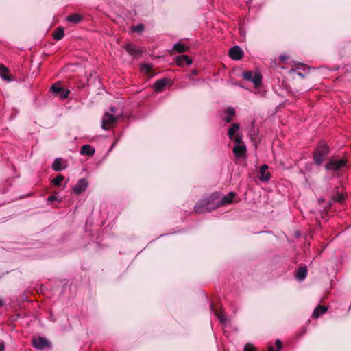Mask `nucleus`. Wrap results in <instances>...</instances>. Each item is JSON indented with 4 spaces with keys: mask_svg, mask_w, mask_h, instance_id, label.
I'll use <instances>...</instances> for the list:
<instances>
[{
    "mask_svg": "<svg viewBox=\"0 0 351 351\" xmlns=\"http://www.w3.org/2000/svg\"><path fill=\"white\" fill-rule=\"evenodd\" d=\"M219 206H220L219 193H213L199 199L194 206V210L195 213H204L215 210Z\"/></svg>",
    "mask_w": 351,
    "mask_h": 351,
    "instance_id": "f257e3e1",
    "label": "nucleus"
},
{
    "mask_svg": "<svg viewBox=\"0 0 351 351\" xmlns=\"http://www.w3.org/2000/svg\"><path fill=\"white\" fill-rule=\"evenodd\" d=\"M330 152L328 145L324 141H320L314 150L313 159L315 164L320 166Z\"/></svg>",
    "mask_w": 351,
    "mask_h": 351,
    "instance_id": "f03ea898",
    "label": "nucleus"
},
{
    "mask_svg": "<svg viewBox=\"0 0 351 351\" xmlns=\"http://www.w3.org/2000/svg\"><path fill=\"white\" fill-rule=\"evenodd\" d=\"M242 76L245 80L254 83L255 86H258L262 82V75L258 72L246 71L243 73Z\"/></svg>",
    "mask_w": 351,
    "mask_h": 351,
    "instance_id": "7ed1b4c3",
    "label": "nucleus"
},
{
    "mask_svg": "<svg viewBox=\"0 0 351 351\" xmlns=\"http://www.w3.org/2000/svg\"><path fill=\"white\" fill-rule=\"evenodd\" d=\"M51 91L60 99H64L68 97L70 90L69 89H64L60 84H53L50 88Z\"/></svg>",
    "mask_w": 351,
    "mask_h": 351,
    "instance_id": "20e7f679",
    "label": "nucleus"
},
{
    "mask_svg": "<svg viewBox=\"0 0 351 351\" xmlns=\"http://www.w3.org/2000/svg\"><path fill=\"white\" fill-rule=\"evenodd\" d=\"M119 116L110 114V112H106L103 117L101 121V128L104 130H108L107 125H112L117 122Z\"/></svg>",
    "mask_w": 351,
    "mask_h": 351,
    "instance_id": "39448f33",
    "label": "nucleus"
},
{
    "mask_svg": "<svg viewBox=\"0 0 351 351\" xmlns=\"http://www.w3.org/2000/svg\"><path fill=\"white\" fill-rule=\"evenodd\" d=\"M88 185V182L86 178H80L77 183L72 187V190L75 195H80L87 189Z\"/></svg>",
    "mask_w": 351,
    "mask_h": 351,
    "instance_id": "423d86ee",
    "label": "nucleus"
},
{
    "mask_svg": "<svg viewBox=\"0 0 351 351\" xmlns=\"http://www.w3.org/2000/svg\"><path fill=\"white\" fill-rule=\"evenodd\" d=\"M32 346L35 349L42 350L49 347L50 343L45 337H39L32 339Z\"/></svg>",
    "mask_w": 351,
    "mask_h": 351,
    "instance_id": "0eeeda50",
    "label": "nucleus"
},
{
    "mask_svg": "<svg viewBox=\"0 0 351 351\" xmlns=\"http://www.w3.org/2000/svg\"><path fill=\"white\" fill-rule=\"evenodd\" d=\"M346 160L344 159L339 160H333L329 161L326 165V168L328 171H337L342 167L346 165Z\"/></svg>",
    "mask_w": 351,
    "mask_h": 351,
    "instance_id": "6e6552de",
    "label": "nucleus"
},
{
    "mask_svg": "<svg viewBox=\"0 0 351 351\" xmlns=\"http://www.w3.org/2000/svg\"><path fill=\"white\" fill-rule=\"evenodd\" d=\"M229 56L234 60H239L243 57V51L239 45H234L230 49Z\"/></svg>",
    "mask_w": 351,
    "mask_h": 351,
    "instance_id": "1a4fd4ad",
    "label": "nucleus"
},
{
    "mask_svg": "<svg viewBox=\"0 0 351 351\" xmlns=\"http://www.w3.org/2000/svg\"><path fill=\"white\" fill-rule=\"evenodd\" d=\"M241 141L240 138H237V142L238 143L233 148V152L236 157L241 158L245 156L246 152V147L244 145H240L239 143Z\"/></svg>",
    "mask_w": 351,
    "mask_h": 351,
    "instance_id": "9d476101",
    "label": "nucleus"
},
{
    "mask_svg": "<svg viewBox=\"0 0 351 351\" xmlns=\"http://www.w3.org/2000/svg\"><path fill=\"white\" fill-rule=\"evenodd\" d=\"M210 311L213 312L215 315L217 317V318L219 319V321L223 325L226 326L228 322L229 319L228 317H226L223 312L218 311L217 310H215L213 306V304H210Z\"/></svg>",
    "mask_w": 351,
    "mask_h": 351,
    "instance_id": "9b49d317",
    "label": "nucleus"
},
{
    "mask_svg": "<svg viewBox=\"0 0 351 351\" xmlns=\"http://www.w3.org/2000/svg\"><path fill=\"white\" fill-rule=\"evenodd\" d=\"M328 309V307H327V306L317 305L315 308V309L312 313L311 317L313 319H318L322 315L326 313L327 312Z\"/></svg>",
    "mask_w": 351,
    "mask_h": 351,
    "instance_id": "f8f14e48",
    "label": "nucleus"
},
{
    "mask_svg": "<svg viewBox=\"0 0 351 351\" xmlns=\"http://www.w3.org/2000/svg\"><path fill=\"white\" fill-rule=\"evenodd\" d=\"M308 269L306 266L299 267L296 271L295 278L297 280L302 282L307 276Z\"/></svg>",
    "mask_w": 351,
    "mask_h": 351,
    "instance_id": "ddd939ff",
    "label": "nucleus"
},
{
    "mask_svg": "<svg viewBox=\"0 0 351 351\" xmlns=\"http://www.w3.org/2000/svg\"><path fill=\"white\" fill-rule=\"evenodd\" d=\"M235 195L236 193L234 192H230L228 194L223 195V197H221V193H219L220 206L231 204Z\"/></svg>",
    "mask_w": 351,
    "mask_h": 351,
    "instance_id": "4468645a",
    "label": "nucleus"
},
{
    "mask_svg": "<svg viewBox=\"0 0 351 351\" xmlns=\"http://www.w3.org/2000/svg\"><path fill=\"white\" fill-rule=\"evenodd\" d=\"M167 84V80L166 78H161L156 80L154 84V88L155 92L160 93L162 92L165 87Z\"/></svg>",
    "mask_w": 351,
    "mask_h": 351,
    "instance_id": "2eb2a0df",
    "label": "nucleus"
},
{
    "mask_svg": "<svg viewBox=\"0 0 351 351\" xmlns=\"http://www.w3.org/2000/svg\"><path fill=\"white\" fill-rule=\"evenodd\" d=\"M66 167V165H63V160L61 158H56L51 165V168L55 171H61Z\"/></svg>",
    "mask_w": 351,
    "mask_h": 351,
    "instance_id": "dca6fc26",
    "label": "nucleus"
},
{
    "mask_svg": "<svg viewBox=\"0 0 351 351\" xmlns=\"http://www.w3.org/2000/svg\"><path fill=\"white\" fill-rule=\"evenodd\" d=\"M268 169V165L265 164V165H263L261 168H260V171H259V173H260V176H259V179L261 180V181H263V182H267L269 180L270 178V175L269 173H266V170Z\"/></svg>",
    "mask_w": 351,
    "mask_h": 351,
    "instance_id": "f3484780",
    "label": "nucleus"
},
{
    "mask_svg": "<svg viewBox=\"0 0 351 351\" xmlns=\"http://www.w3.org/2000/svg\"><path fill=\"white\" fill-rule=\"evenodd\" d=\"M177 63L178 65H190L192 64V60L186 55H180L177 57Z\"/></svg>",
    "mask_w": 351,
    "mask_h": 351,
    "instance_id": "a211bd4d",
    "label": "nucleus"
},
{
    "mask_svg": "<svg viewBox=\"0 0 351 351\" xmlns=\"http://www.w3.org/2000/svg\"><path fill=\"white\" fill-rule=\"evenodd\" d=\"M225 113L226 116L223 118V121L226 123H230L232 121V117L236 114V111L234 108L229 106L225 110Z\"/></svg>",
    "mask_w": 351,
    "mask_h": 351,
    "instance_id": "6ab92c4d",
    "label": "nucleus"
},
{
    "mask_svg": "<svg viewBox=\"0 0 351 351\" xmlns=\"http://www.w3.org/2000/svg\"><path fill=\"white\" fill-rule=\"evenodd\" d=\"M8 68L3 64H0V77L3 80H4L8 82H10L12 81V79L8 74Z\"/></svg>",
    "mask_w": 351,
    "mask_h": 351,
    "instance_id": "aec40b11",
    "label": "nucleus"
},
{
    "mask_svg": "<svg viewBox=\"0 0 351 351\" xmlns=\"http://www.w3.org/2000/svg\"><path fill=\"white\" fill-rule=\"evenodd\" d=\"M80 154L86 156H93L95 154V149L90 145H84L80 149Z\"/></svg>",
    "mask_w": 351,
    "mask_h": 351,
    "instance_id": "412c9836",
    "label": "nucleus"
},
{
    "mask_svg": "<svg viewBox=\"0 0 351 351\" xmlns=\"http://www.w3.org/2000/svg\"><path fill=\"white\" fill-rule=\"evenodd\" d=\"M82 20V16L79 14H73L66 16V21L74 24L80 23Z\"/></svg>",
    "mask_w": 351,
    "mask_h": 351,
    "instance_id": "4be33fe9",
    "label": "nucleus"
},
{
    "mask_svg": "<svg viewBox=\"0 0 351 351\" xmlns=\"http://www.w3.org/2000/svg\"><path fill=\"white\" fill-rule=\"evenodd\" d=\"M125 50L129 54L132 56H136L141 53L140 51L134 45L131 44L126 45Z\"/></svg>",
    "mask_w": 351,
    "mask_h": 351,
    "instance_id": "5701e85b",
    "label": "nucleus"
},
{
    "mask_svg": "<svg viewBox=\"0 0 351 351\" xmlns=\"http://www.w3.org/2000/svg\"><path fill=\"white\" fill-rule=\"evenodd\" d=\"M64 36V28L59 27L56 29L53 34V38L56 40H60Z\"/></svg>",
    "mask_w": 351,
    "mask_h": 351,
    "instance_id": "b1692460",
    "label": "nucleus"
},
{
    "mask_svg": "<svg viewBox=\"0 0 351 351\" xmlns=\"http://www.w3.org/2000/svg\"><path fill=\"white\" fill-rule=\"evenodd\" d=\"M173 49L178 53H182L187 51V47L180 43H177L173 45Z\"/></svg>",
    "mask_w": 351,
    "mask_h": 351,
    "instance_id": "393cba45",
    "label": "nucleus"
},
{
    "mask_svg": "<svg viewBox=\"0 0 351 351\" xmlns=\"http://www.w3.org/2000/svg\"><path fill=\"white\" fill-rule=\"evenodd\" d=\"M239 129V125L237 123H234L228 130V135L230 138H232L236 132Z\"/></svg>",
    "mask_w": 351,
    "mask_h": 351,
    "instance_id": "a878e982",
    "label": "nucleus"
},
{
    "mask_svg": "<svg viewBox=\"0 0 351 351\" xmlns=\"http://www.w3.org/2000/svg\"><path fill=\"white\" fill-rule=\"evenodd\" d=\"M141 70L146 74H151L152 70V65L148 63H143L141 65Z\"/></svg>",
    "mask_w": 351,
    "mask_h": 351,
    "instance_id": "bb28decb",
    "label": "nucleus"
},
{
    "mask_svg": "<svg viewBox=\"0 0 351 351\" xmlns=\"http://www.w3.org/2000/svg\"><path fill=\"white\" fill-rule=\"evenodd\" d=\"M63 180L64 176L61 174H59L52 180V183L56 186H60Z\"/></svg>",
    "mask_w": 351,
    "mask_h": 351,
    "instance_id": "cd10ccee",
    "label": "nucleus"
},
{
    "mask_svg": "<svg viewBox=\"0 0 351 351\" xmlns=\"http://www.w3.org/2000/svg\"><path fill=\"white\" fill-rule=\"evenodd\" d=\"M132 29L134 32L141 33L145 29V25L143 23H139L136 26H132Z\"/></svg>",
    "mask_w": 351,
    "mask_h": 351,
    "instance_id": "c85d7f7f",
    "label": "nucleus"
},
{
    "mask_svg": "<svg viewBox=\"0 0 351 351\" xmlns=\"http://www.w3.org/2000/svg\"><path fill=\"white\" fill-rule=\"evenodd\" d=\"M344 199V196L343 194L337 193V195L334 197V201L341 202Z\"/></svg>",
    "mask_w": 351,
    "mask_h": 351,
    "instance_id": "c756f323",
    "label": "nucleus"
},
{
    "mask_svg": "<svg viewBox=\"0 0 351 351\" xmlns=\"http://www.w3.org/2000/svg\"><path fill=\"white\" fill-rule=\"evenodd\" d=\"M244 351H255V348L252 344L247 343L244 347Z\"/></svg>",
    "mask_w": 351,
    "mask_h": 351,
    "instance_id": "7c9ffc66",
    "label": "nucleus"
},
{
    "mask_svg": "<svg viewBox=\"0 0 351 351\" xmlns=\"http://www.w3.org/2000/svg\"><path fill=\"white\" fill-rule=\"evenodd\" d=\"M307 332V329L306 327H303L297 334V337L298 338H300L302 337L304 335H305Z\"/></svg>",
    "mask_w": 351,
    "mask_h": 351,
    "instance_id": "2f4dec72",
    "label": "nucleus"
},
{
    "mask_svg": "<svg viewBox=\"0 0 351 351\" xmlns=\"http://www.w3.org/2000/svg\"><path fill=\"white\" fill-rule=\"evenodd\" d=\"M58 199V197L55 195H51L49 197H47V204H51L53 201H56Z\"/></svg>",
    "mask_w": 351,
    "mask_h": 351,
    "instance_id": "473e14b6",
    "label": "nucleus"
},
{
    "mask_svg": "<svg viewBox=\"0 0 351 351\" xmlns=\"http://www.w3.org/2000/svg\"><path fill=\"white\" fill-rule=\"evenodd\" d=\"M276 346L277 347L278 350L282 349V343L280 339H276L275 341Z\"/></svg>",
    "mask_w": 351,
    "mask_h": 351,
    "instance_id": "72a5a7b5",
    "label": "nucleus"
},
{
    "mask_svg": "<svg viewBox=\"0 0 351 351\" xmlns=\"http://www.w3.org/2000/svg\"><path fill=\"white\" fill-rule=\"evenodd\" d=\"M287 58L286 55H280L279 59L281 62H284L287 60Z\"/></svg>",
    "mask_w": 351,
    "mask_h": 351,
    "instance_id": "f704fd0d",
    "label": "nucleus"
},
{
    "mask_svg": "<svg viewBox=\"0 0 351 351\" xmlns=\"http://www.w3.org/2000/svg\"><path fill=\"white\" fill-rule=\"evenodd\" d=\"M5 348V345L4 342H1L0 343V351H4Z\"/></svg>",
    "mask_w": 351,
    "mask_h": 351,
    "instance_id": "c9c22d12",
    "label": "nucleus"
},
{
    "mask_svg": "<svg viewBox=\"0 0 351 351\" xmlns=\"http://www.w3.org/2000/svg\"><path fill=\"white\" fill-rule=\"evenodd\" d=\"M110 112H112V113H115V112H116V110H117V108H116V107H114V106H111V107L110 108Z\"/></svg>",
    "mask_w": 351,
    "mask_h": 351,
    "instance_id": "e433bc0d",
    "label": "nucleus"
},
{
    "mask_svg": "<svg viewBox=\"0 0 351 351\" xmlns=\"http://www.w3.org/2000/svg\"><path fill=\"white\" fill-rule=\"evenodd\" d=\"M268 351H278V349H277V350H275V349L274 348V347L270 346V347H269V348H268Z\"/></svg>",
    "mask_w": 351,
    "mask_h": 351,
    "instance_id": "4c0bfd02",
    "label": "nucleus"
},
{
    "mask_svg": "<svg viewBox=\"0 0 351 351\" xmlns=\"http://www.w3.org/2000/svg\"><path fill=\"white\" fill-rule=\"evenodd\" d=\"M297 75H298L299 76H300V77H304V74H303L302 73H301V72H298V73H297Z\"/></svg>",
    "mask_w": 351,
    "mask_h": 351,
    "instance_id": "58836bf2",
    "label": "nucleus"
},
{
    "mask_svg": "<svg viewBox=\"0 0 351 351\" xmlns=\"http://www.w3.org/2000/svg\"><path fill=\"white\" fill-rule=\"evenodd\" d=\"M4 304V301L0 299V307H2Z\"/></svg>",
    "mask_w": 351,
    "mask_h": 351,
    "instance_id": "ea45409f",
    "label": "nucleus"
},
{
    "mask_svg": "<svg viewBox=\"0 0 351 351\" xmlns=\"http://www.w3.org/2000/svg\"><path fill=\"white\" fill-rule=\"evenodd\" d=\"M119 138H117V139H115V140H114V143L115 144H117V143L119 142Z\"/></svg>",
    "mask_w": 351,
    "mask_h": 351,
    "instance_id": "a19ab883",
    "label": "nucleus"
},
{
    "mask_svg": "<svg viewBox=\"0 0 351 351\" xmlns=\"http://www.w3.org/2000/svg\"><path fill=\"white\" fill-rule=\"evenodd\" d=\"M0 192H1V193H5L6 192V190L1 189V190H0Z\"/></svg>",
    "mask_w": 351,
    "mask_h": 351,
    "instance_id": "79ce46f5",
    "label": "nucleus"
},
{
    "mask_svg": "<svg viewBox=\"0 0 351 351\" xmlns=\"http://www.w3.org/2000/svg\"><path fill=\"white\" fill-rule=\"evenodd\" d=\"M114 147L113 145H111V147L109 149V151H111Z\"/></svg>",
    "mask_w": 351,
    "mask_h": 351,
    "instance_id": "37998d69",
    "label": "nucleus"
},
{
    "mask_svg": "<svg viewBox=\"0 0 351 351\" xmlns=\"http://www.w3.org/2000/svg\"><path fill=\"white\" fill-rule=\"evenodd\" d=\"M252 0H248V1H247V3H250V2H252Z\"/></svg>",
    "mask_w": 351,
    "mask_h": 351,
    "instance_id": "c03bdc74",
    "label": "nucleus"
},
{
    "mask_svg": "<svg viewBox=\"0 0 351 351\" xmlns=\"http://www.w3.org/2000/svg\"><path fill=\"white\" fill-rule=\"evenodd\" d=\"M117 145V144H115L114 143H113L112 145H113L114 147H115V145Z\"/></svg>",
    "mask_w": 351,
    "mask_h": 351,
    "instance_id": "a18cd8bd",
    "label": "nucleus"
}]
</instances>
